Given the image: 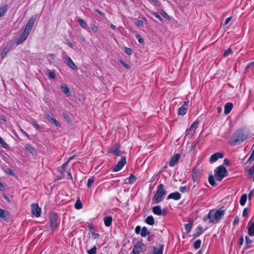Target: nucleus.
<instances>
[{
  "mask_svg": "<svg viewBox=\"0 0 254 254\" xmlns=\"http://www.w3.org/2000/svg\"><path fill=\"white\" fill-rule=\"evenodd\" d=\"M37 16L36 15H33L29 20L27 24L26 25L25 28L22 33L21 35L19 37V38L17 40L16 42V44L19 45L25 41L29 35L30 34L32 27L33 26L34 23L36 19Z\"/></svg>",
  "mask_w": 254,
  "mask_h": 254,
  "instance_id": "nucleus-1",
  "label": "nucleus"
},
{
  "mask_svg": "<svg viewBox=\"0 0 254 254\" xmlns=\"http://www.w3.org/2000/svg\"><path fill=\"white\" fill-rule=\"evenodd\" d=\"M224 214V210L221 209L215 211L211 210L209 213L204 217V221L209 220V223H217L218 221L222 218Z\"/></svg>",
  "mask_w": 254,
  "mask_h": 254,
  "instance_id": "nucleus-2",
  "label": "nucleus"
},
{
  "mask_svg": "<svg viewBox=\"0 0 254 254\" xmlns=\"http://www.w3.org/2000/svg\"><path fill=\"white\" fill-rule=\"evenodd\" d=\"M248 135L247 132L243 130H238L231 136L230 144L231 145L240 144L246 140Z\"/></svg>",
  "mask_w": 254,
  "mask_h": 254,
  "instance_id": "nucleus-3",
  "label": "nucleus"
},
{
  "mask_svg": "<svg viewBox=\"0 0 254 254\" xmlns=\"http://www.w3.org/2000/svg\"><path fill=\"white\" fill-rule=\"evenodd\" d=\"M165 187L163 184H160L157 187L156 193L154 195L152 201L154 203L157 204L163 200V196L166 194Z\"/></svg>",
  "mask_w": 254,
  "mask_h": 254,
  "instance_id": "nucleus-4",
  "label": "nucleus"
},
{
  "mask_svg": "<svg viewBox=\"0 0 254 254\" xmlns=\"http://www.w3.org/2000/svg\"><path fill=\"white\" fill-rule=\"evenodd\" d=\"M215 176L216 180L221 181L227 175V171L226 168L222 166H219L214 170Z\"/></svg>",
  "mask_w": 254,
  "mask_h": 254,
  "instance_id": "nucleus-5",
  "label": "nucleus"
},
{
  "mask_svg": "<svg viewBox=\"0 0 254 254\" xmlns=\"http://www.w3.org/2000/svg\"><path fill=\"white\" fill-rule=\"evenodd\" d=\"M58 215L56 213H51L50 216V224L53 229L56 228L58 226L57 220Z\"/></svg>",
  "mask_w": 254,
  "mask_h": 254,
  "instance_id": "nucleus-6",
  "label": "nucleus"
},
{
  "mask_svg": "<svg viewBox=\"0 0 254 254\" xmlns=\"http://www.w3.org/2000/svg\"><path fill=\"white\" fill-rule=\"evenodd\" d=\"M164 247V245L161 244L156 247L154 246L152 248V251L150 252L149 254H163Z\"/></svg>",
  "mask_w": 254,
  "mask_h": 254,
  "instance_id": "nucleus-7",
  "label": "nucleus"
},
{
  "mask_svg": "<svg viewBox=\"0 0 254 254\" xmlns=\"http://www.w3.org/2000/svg\"><path fill=\"white\" fill-rule=\"evenodd\" d=\"M145 245L141 242H137L133 247L132 254H139L143 250Z\"/></svg>",
  "mask_w": 254,
  "mask_h": 254,
  "instance_id": "nucleus-8",
  "label": "nucleus"
},
{
  "mask_svg": "<svg viewBox=\"0 0 254 254\" xmlns=\"http://www.w3.org/2000/svg\"><path fill=\"white\" fill-rule=\"evenodd\" d=\"M31 209L32 214L36 217H39L41 215V209L36 203H33L31 205Z\"/></svg>",
  "mask_w": 254,
  "mask_h": 254,
  "instance_id": "nucleus-9",
  "label": "nucleus"
},
{
  "mask_svg": "<svg viewBox=\"0 0 254 254\" xmlns=\"http://www.w3.org/2000/svg\"><path fill=\"white\" fill-rule=\"evenodd\" d=\"M152 212L154 214L157 215H165L166 214V211L165 209L162 210L161 207L159 205L155 206L152 207Z\"/></svg>",
  "mask_w": 254,
  "mask_h": 254,
  "instance_id": "nucleus-10",
  "label": "nucleus"
},
{
  "mask_svg": "<svg viewBox=\"0 0 254 254\" xmlns=\"http://www.w3.org/2000/svg\"><path fill=\"white\" fill-rule=\"evenodd\" d=\"M126 163V158L123 157L118 162V164L113 168V171L118 172L121 170Z\"/></svg>",
  "mask_w": 254,
  "mask_h": 254,
  "instance_id": "nucleus-11",
  "label": "nucleus"
},
{
  "mask_svg": "<svg viewBox=\"0 0 254 254\" xmlns=\"http://www.w3.org/2000/svg\"><path fill=\"white\" fill-rule=\"evenodd\" d=\"M223 157V154L220 152H216L213 154L210 158V162L212 163L216 162L218 159L222 158Z\"/></svg>",
  "mask_w": 254,
  "mask_h": 254,
  "instance_id": "nucleus-12",
  "label": "nucleus"
},
{
  "mask_svg": "<svg viewBox=\"0 0 254 254\" xmlns=\"http://www.w3.org/2000/svg\"><path fill=\"white\" fill-rule=\"evenodd\" d=\"M46 119L49 122L54 123L57 127H60L61 124L56 119L53 114L51 115H47L46 116Z\"/></svg>",
  "mask_w": 254,
  "mask_h": 254,
  "instance_id": "nucleus-13",
  "label": "nucleus"
},
{
  "mask_svg": "<svg viewBox=\"0 0 254 254\" xmlns=\"http://www.w3.org/2000/svg\"><path fill=\"white\" fill-rule=\"evenodd\" d=\"M65 64L69 66L70 67L74 69H77V68L74 63L73 62L71 58L68 56L65 57Z\"/></svg>",
  "mask_w": 254,
  "mask_h": 254,
  "instance_id": "nucleus-14",
  "label": "nucleus"
},
{
  "mask_svg": "<svg viewBox=\"0 0 254 254\" xmlns=\"http://www.w3.org/2000/svg\"><path fill=\"white\" fill-rule=\"evenodd\" d=\"M179 158L180 155L179 154H177L174 156L172 157L169 162V166L170 167L174 166L178 162Z\"/></svg>",
  "mask_w": 254,
  "mask_h": 254,
  "instance_id": "nucleus-15",
  "label": "nucleus"
},
{
  "mask_svg": "<svg viewBox=\"0 0 254 254\" xmlns=\"http://www.w3.org/2000/svg\"><path fill=\"white\" fill-rule=\"evenodd\" d=\"M10 50V46L8 45H6L3 47L2 52L1 53V57L3 59L6 57L7 54Z\"/></svg>",
  "mask_w": 254,
  "mask_h": 254,
  "instance_id": "nucleus-16",
  "label": "nucleus"
},
{
  "mask_svg": "<svg viewBox=\"0 0 254 254\" xmlns=\"http://www.w3.org/2000/svg\"><path fill=\"white\" fill-rule=\"evenodd\" d=\"M181 195L178 192H175L170 193L167 196V199H173L176 200H178L181 198Z\"/></svg>",
  "mask_w": 254,
  "mask_h": 254,
  "instance_id": "nucleus-17",
  "label": "nucleus"
},
{
  "mask_svg": "<svg viewBox=\"0 0 254 254\" xmlns=\"http://www.w3.org/2000/svg\"><path fill=\"white\" fill-rule=\"evenodd\" d=\"M199 124V122L198 121L194 122L190 128L187 129V131L189 132H191V134H193L195 132V130L198 127V125Z\"/></svg>",
  "mask_w": 254,
  "mask_h": 254,
  "instance_id": "nucleus-18",
  "label": "nucleus"
},
{
  "mask_svg": "<svg viewBox=\"0 0 254 254\" xmlns=\"http://www.w3.org/2000/svg\"><path fill=\"white\" fill-rule=\"evenodd\" d=\"M248 233L250 236H254V222H249L248 229Z\"/></svg>",
  "mask_w": 254,
  "mask_h": 254,
  "instance_id": "nucleus-19",
  "label": "nucleus"
},
{
  "mask_svg": "<svg viewBox=\"0 0 254 254\" xmlns=\"http://www.w3.org/2000/svg\"><path fill=\"white\" fill-rule=\"evenodd\" d=\"M233 107V105L232 103L228 102L226 104L224 107V114L227 115L230 113Z\"/></svg>",
  "mask_w": 254,
  "mask_h": 254,
  "instance_id": "nucleus-20",
  "label": "nucleus"
},
{
  "mask_svg": "<svg viewBox=\"0 0 254 254\" xmlns=\"http://www.w3.org/2000/svg\"><path fill=\"white\" fill-rule=\"evenodd\" d=\"M103 220L105 225L106 227H110L112 225L113 218L111 216H106Z\"/></svg>",
  "mask_w": 254,
  "mask_h": 254,
  "instance_id": "nucleus-21",
  "label": "nucleus"
},
{
  "mask_svg": "<svg viewBox=\"0 0 254 254\" xmlns=\"http://www.w3.org/2000/svg\"><path fill=\"white\" fill-rule=\"evenodd\" d=\"M62 91L67 96H70L71 92L69 88H68L66 84H63L61 86Z\"/></svg>",
  "mask_w": 254,
  "mask_h": 254,
  "instance_id": "nucleus-22",
  "label": "nucleus"
},
{
  "mask_svg": "<svg viewBox=\"0 0 254 254\" xmlns=\"http://www.w3.org/2000/svg\"><path fill=\"white\" fill-rule=\"evenodd\" d=\"M203 230L202 228L200 226H198L195 230V233L193 234V237L194 238H197L201 235L203 233Z\"/></svg>",
  "mask_w": 254,
  "mask_h": 254,
  "instance_id": "nucleus-23",
  "label": "nucleus"
},
{
  "mask_svg": "<svg viewBox=\"0 0 254 254\" xmlns=\"http://www.w3.org/2000/svg\"><path fill=\"white\" fill-rule=\"evenodd\" d=\"M187 111L188 108L187 107L182 106L179 108L178 114L179 116H184L187 113Z\"/></svg>",
  "mask_w": 254,
  "mask_h": 254,
  "instance_id": "nucleus-24",
  "label": "nucleus"
},
{
  "mask_svg": "<svg viewBox=\"0 0 254 254\" xmlns=\"http://www.w3.org/2000/svg\"><path fill=\"white\" fill-rule=\"evenodd\" d=\"M150 234V232L148 230L147 228L146 227H143L142 228L141 232H140V235L142 237H145L147 235H149Z\"/></svg>",
  "mask_w": 254,
  "mask_h": 254,
  "instance_id": "nucleus-25",
  "label": "nucleus"
},
{
  "mask_svg": "<svg viewBox=\"0 0 254 254\" xmlns=\"http://www.w3.org/2000/svg\"><path fill=\"white\" fill-rule=\"evenodd\" d=\"M247 177L249 178H251L252 177H253V181L254 182V164L252 166V168L249 169L248 170V176Z\"/></svg>",
  "mask_w": 254,
  "mask_h": 254,
  "instance_id": "nucleus-26",
  "label": "nucleus"
},
{
  "mask_svg": "<svg viewBox=\"0 0 254 254\" xmlns=\"http://www.w3.org/2000/svg\"><path fill=\"white\" fill-rule=\"evenodd\" d=\"M145 221L147 224L150 225H153L154 224V219L152 215L148 216Z\"/></svg>",
  "mask_w": 254,
  "mask_h": 254,
  "instance_id": "nucleus-27",
  "label": "nucleus"
},
{
  "mask_svg": "<svg viewBox=\"0 0 254 254\" xmlns=\"http://www.w3.org/2000/svg\"><path fill=\"white\" fill-rule=\"evenodd\" d=\"M7 5L5 4L2 6L0 7V17H2L7 10Z\"/></svg>",
  "mask_w": 254,
  "mask_h": 254,
  "instance_id": "nucleus-28",
  "label": "nucleus"
},
{
  "mask_svg": "<svg viewBox=\"0 0 254 254\" xmlns=\"http://www.w3.org/2000/svg\"><path fill=\"white\" fill-rule=\"evenodd\" d=\"M25 148L29 153L31 154H34L35 153V149L31 145L29 144H26L25 145Z\"/></svg>",
  "mask_w": 254,
  "mask_h": 254,
  "instance_id": "nucleus-29",
  "label": "nucleus"
},
{
  "mask_svg": "<svg viewBox=\"0 0 254 254\" xmlns=\"http://www.w3.org/2000/svg\"><path fill=\"white\" fill-rule=\"evenodd\" d=\"M46 74L48 76V77L50 79H55L56 78V74L54 72L48 70Z\"/></svg>",
  "mask_w": 254,
  "mask_h": 254,
  "instance_id": "nucleus-30",
  "label": "nucleus"
},
{
  "mask_svg": "<svg viewBox=\"0 0 254 254\" xmlns=\"http://www.w3.org/2000/svg\"><path fill=\"white\" fill-rule=\"evenodd\" d=\"M78 22L79 23L81 27L83 28L86 29L88 27L87 23L81 18L78 19Z\"/></svg>",
  "mask_w": 254,
  "mask_h": 254,
  "instance_id": "nucleus-31",
  "label": "nucleus"
},
{
  "mask_svg": "<svg viewBox=\"0 0 254 254\" xmlns=\"http://www.w3.org/2000/svg\"><path fill=\"white\" fill-rule=\"evenodd\" d=\"M247 196L246 194H243L240 198V203L241 205L244 206L246 202Z\"/></svg>",
  "mask_w": 254,
  "mask_h": 254,
  "instance_id": "nucleus-32",
  "label": "nucleus"
},
{
  "mask_svg": "<svg viewBox=\"0 0 254 254\" xmlns=\"http://www.w3.org/2000/svg\"><path fill=\"white\" fill-rule=\"evenodd\" d=\"M127 180H128V182L127 183L132 184L135 182L136 178L133 174H131L129 178Z\"/></svg>",
  "mask_w": 254,
  "mask_h": 254,
  "instance_id": "nucleus-33",
  "label": "nucleus"
},
{
  "mask_svg": "<svg viewBox=\"0 0 254 254\" xmlns=\"http://www.w3.org/2000/svg\"><path fill=\"white\" fill-rule=\"evenodd\" d=\"M8 212L2 209H0V218L7 219Z\"/></svg>",
  "mask_w": 254,
  "mask_h": 254,
  "instance_id": "nucleus-34",
  "label": "nucleus"
},
{
  "mask_svg": "<svg viewBox=\"0 0 254 254\" xmlns=\"http://www.w3.org/2000/svg\"><path fill=\"white\" fill-rule=\"evenodd\" d=\"M95 180V177L94 176H92V177L89 178V179L88 180L87 187L88 188H90L93 184Z\"/></svg>",
  "mask_w": 254,
  "mask_h": 254,
  "instance_id": "nucleus-35",
  "label": "nucleus"
},
{
  "mask_svg": "<svg viewBox=\"0 0 254 254\" xmlns=\"http://www.w3.org/2000/svg\"><path fill=\"white\" fill-rule=\"evenodd\" d=\"M185 230L187 231V233H189L190 232L192 228V223H188L185 225Z\"/></svg>",
  "mask_w": 254,
  "mask_h": 254,
  "instance_id": "nucleus-36",
  "label": "nucleus"
},
{
  "mask_svg": "<svg viewBox=\"0 0 254 254\" xmlns=\"http://www.w3.org/2000/svg\"><path fill=\"white\" fill-rule=\"evenodd\" d=\"M208 181L209 184L212 186H215L216 183L215 181L214 177L212 176H209L208 178Z\"/></svg>",
  "mask_w": 254,
  "mask_h": 254,
  "instance_id": "nucleus-37",
  "label": "nucleus"
},
{
  "mask_svg": "<svg viewBox=\"0 0 254 254\" xmlns=\"http://www.w3.org/2000/svg\"><path fill=\"white\" fill-rule=\"evenodd\" d=\"M245 240L247 248L251 247L252 246V241L248 236L245 237Z\"/></svg>",
  "mask_w": 254,
  "mask_h": 254,
  "instance_id": "nucleus-38",
  "label": "nucleus"
},
{
  "mask_svg": "<svg viewBox=\"0 0 254 254\" xmlns=\"http://www.w3.org/2000/svg\"><path fill=\"white\" fill-rule=\"evenodd\" d=\"M201 241L200 240H197L193 244V247L195 249H198L200 247Z\"/></svg>",
  "mask_w": 254,
  "mask_h": 254,
  "instance_id": "nucleus-39",
  "label": "nucleus"
},
{
  "mask_svg": "<svg viewBox=\"0 0 254 254\" xmlns=\"http://www.w3.org/2000/svg\"><path fill=\"white\" fill-rule=\"evenodd\" d=\"M82 207V204L80 199H77L75 204V208L77 209H81Z\"/></svg>",
  "mask_w": 254,
  "mask_h": 254,
  "instance_id": "nucleus-40",
  "label": "nucleus"
},
{
  "mask_svg": "<svg viewBox=\"0 0 254 254\" xmlns=\"http://www.w3.org/2000/svg\"><path fill=\"white\" fill-rule=\"evenodd\" d=\"M0 144L4 148H7L8 147V144L2 139L0 136Z\"/></svg>",
  "mask_w": 254,
  "mask_h": 254,
  "instance_id": "nucleus-41",
  "label": "nucleus"
},
{
  "mask_svg": "<svg viewBox=\"0 0 254 254\" xmlns=\"http://www.w3.org/2000/svg\"><path fill=\"white\" fill-rule=\"evenodd\" d=\"M97 248L96 246H94L92 249L87 251L88 254H96Z\"/></svg>",
  "mask_w": 254,
  "mask_h": 254,
  "instance_id": "nucleus-42",
  "label": "nucleus"
},
{
  "mask_svg": "<svg viewBox=\"0 0 254 254\" xmlns=\"http://www.w3.org/2000/svg\"><path fill=\"white\" fill-rule=\"evenodd\" d=\"M93 228L91 229V232L92 234V237L93 239H96L99 237V234L98 233H95L94 231L92 230Z\"/></svg>",
  "mask_w": 254,
  "mask_h": 254,
  "instance_id": "nucleus-43",
  "label": "nucleus"
},
{
  "mask_svg": "<svg viewBox=\"0 0 254 254\" xmlns=\"http://www.w3.org/2000/svg\"><path fill=\"white\" fill-rule=\"evenodd\" d=\"M232 51L231 48H228L227 50H226L223 54L224 57H226L228 56H229L230 54H232Z\"/></svg>",
  "mask_w": 254,
  "mask_h": 254,
  "instance_id": "nucleus-44",
  "label": "nucleus"
},
{
  "mask_svg": "<svg viewBox=\"0 0 254 254\" xmlns=\"http://www.w3.org/2000/svg\"><path fill=\"white\" fill-rule=\"evenodd\" d=\"M254 160V150L252 152L249 158L248 159L247 162L251 163Z\"/></svg>",
  "mask_w": 254,
  "mask_h": 254,
  "instance_id": "nucleus-45",
  "label": "nucleus"
},
{
  "mask_svg": "<svg viewBox=\"0 0 254 254\" xmlns=\"http://www.w3.org/2000/svg\"><path fill=\"white\" fill-rule=\"evenodd\" d=\"M31 124L38 130H41V127L35 121H33Z\"/></svg>",
  "mask_w": 254,
  "mask_h": 254,
  "instance_id": "nucleus-46",
  "label": "nucleus"
},
{
  "mask_svg": "<svg viewBox=\"0 0 254 254\" xmlns=\"http://www.w3.org/2000/svg\"><path fill=\"white\" fill-rule=\"evenodd\" d=\"M91 28L94 33L97 32L98 31V27L94 24L91 25Z\"/></svg>",
  "mask_w": 254,
  "mask_h": 254,
  "instance_id": "nucleus-47",
  "label": "nucleus"
},
{
  "mask_svg": "<svg viewBox=\"0 0 254 254\" xmlns=\"http://www.w3.org/2000/svg\"><path fill=\"white\" fill-rule=\"evenodd\" d=\"M112 152L117 156H120L121 155V152L118 149L113 150Z\"/></svg>",
  "mask_w": 254,
  "mask_h": 254,
  "instance_id": "nucleus-48",
  "label": "nucleus"
},
{
  "mask_svg": "<svg viewBox=\"0 0 254 254\" xmlns=\"http://www.w3.org/2000/svg\"><path fill=\"white\" fill-rule=\"evenodd\" d=\"M125 52L128 55H130L132 54V50L131 49L128 48H125Z\"/></svg>",
  "mask_w": 254,
  "mask_h": 254,
  "instance_id": "nucleus-49",
  "label": "nucleus"
},
{
  "mask_svg": "<svg viewBox=\"0 0 254 254\" xmlns=\"http://www.w3.org/2000/svg\"><path fill=\"white\" fill-rule=\"evenodd\" d=\"M136 24L138 27H142L143 26V22L141 20H139L136 22Z\"/></svg>",
  "mask_w": 254,
  "mask_h": 254,
  "instance_id": "nucleus-50",
  "label": "nucleus"
},
{
  "mask_svg": "<svg viewBox=\"0 0 254 254\" xmlns=\"http://www.w3.org/2000/svg\"><path fill=\"white\" fill-rule=\"evenodd\" d=\"M243 242H244V238H243V237L242 236L240 237V238H239V241H238L239 245L240 246H241L243 245Z\"/></svg>",
  "mask_w": 254,
  "mask_h": 254,
  "instance_id": "nucleus-51",
  "label": "nucleus"
},
{
  "mask_svg": "<svg viewBox=\"0 0 254 254\" xmlns=\"http://www.w3.org/2000/svg\"><path fill=\"white\" fill-rule=\"evenodd\" d=\"M5 173L7 174H9V175H13V172H12V171L9 169V168H7L5 171Z\"/></svg>",
  "mask_w": 254,
  "mask_h": 254,
  "instance_id": "nucleus-52",
  "label": "nucleus"
},
{
  "mask_svg": "<svg viewBox=\"0 0 254 254\" xmlns=\"http://www.w3.org/2000/svg\"><path fill=\"white\" fill-rule=\"evenodd\" d=\"M141 230V229L139 226H137V227H136L135 229V232L136 234H139V233H140Z\"/></svg>",
  "mask_w": 254,
  "mask_h": 254,
  "instance_id": "nucleus-53",
  "label": "nucleus"
},
{
  "mask_svg": "<svg viewBox=\"0 0 254 254\" xmlns=\"http://www.w3.org/2000/svg\"><path fill=\"white\" fill-rule=\"evenodd\" d=\"M66 44L67 45H68L71 48H74V45L71 42L68 40H66Z\"/></svg>",
  "mask_w": 254,
  "mask_h": 254,
  "instance_id": "nucleus-54",
  "label": "nucleus"
},
{
  "mask_svg": "<svg viewBox=\"0 0 254 254\" xmlns=\"http://www.w3.org/2000/svg\"><path fill=\"white\" fill-rule=\"evenodd\" d=\"M180 190L182 192H185L186 191H188V190L186 188V187H180Z\"/></svg>",
  "mask_w": 254,
  "mask_h": 254,
  "instance_id": "nucleus-55",
  "label": "nucleus"
},
{
  "mask_svg": "<svg viewBox=\"0 0 254 254\" xmlns=\"http://www.w3.org/2000/svg\"><path fill=\"white\" fill-rule=\"evenodd\" d=\"M251 67H254V61L253 62L250 63L247 66V68H251Z\"/></svg>",
  "mask_w": 254,
  "mask_h": 254,
  "instance_id": "nucleus-56",
  "label": "nucleus"
},
{
  "mask_svg": "<svg viewBox=\"0 0 254 254\" xmlns=\"http://www.w3.org/2000/svg\"><path fill=\"white\" fill-rule=\"evenodd\" d=\"M248 214V210L247 208H245L243 212V216L245 217L247 216Z\"/></svg>",
  "mask_w": 254,
  "mask_h": 254,
  "instance_id": "nucleus-57",
  "label": "nucleus"
},
{
  "mask_svg": "<svg viewBox=\"0 0 254 254\" xmlns=\"http://www.w3.org/2000/svg\"><path fill=\"white\" fill-rule=\"evenodd\" d=\"M231 17H228L227 18L226 20H225V21L224 22V25H227V24H228L230 21H231Z\"/></svg>",
  "mask_w": 254,
  "mask_h": 254,
  "instance_id": "nucleus-58",
  "label": "nucleus"
},
{
  "mask_svg": "<svg viewBox=\"0 0 254 254\" xmlns=\"http://www.w3.org/2000/svg\"><path fill=\"white\" fill-rule=\"evenodd\" d=\"M189 104H190L189 101H186L184 102V103L183 106H184V107H188L189 106Z\"/></svg>",
  "mask_w": 254,
  "mask_h": 254,
  "instance_id": "nucleus-59",
  "label": "nucleus"
},
{
  "mask_svg": "<svg viewBox=\"0 0 254 254\" xmlns=\"http://www.w3.org/2000/svg\"><path fill=\"white\" fill-rule=\"evenodd\" d=\"M137 37L138 38L139 43H142L143 42V39L140 37V36L137 35Z\"/></svg>",
  "mask_w": 254,
  "mask_h": 254,
  "instance_id": "nucleus-60",
  "label": "nucleus"
},
{
  "mask_svg": "<svg viewBox=\"0 0 254 254\" xmlns=\"http://www.w3.org/2000/svg\"><path fill=\"white\" fill-rule=\"evenodd\" d=\"M68 163V162L67 161H66V163H65L64 164H63L62 166V168L64 170L65 168H66V167L67 166V164Z\"/></svg>",
  "mask_w": 254,
  "mask_h": 254,
  "instance_id": "nucleus-61",
  "label": "nucleus"
},
{
  "mask_svg": "<svg viewBox=\"0 0 254 254\" xmlns=\"http://www.w3.org/2000/svg\"><path fill=\"white\" fill-rule=\"evenodd\" d=\"M239 218H238V217H236V218L235 219L234 221V224H238V223H239Z\"/></svg>",
  "mask_w": 254,
  "mask_h": 254,
  "instance_id": "nucleus-62",
  "label": "nucleus"
},
{
  "mask_svg": "<svg viewBox=\"0 0 254 254\" xmlns=\"http://www.w3.org/2000/svg\"><path fill=\"white\" fill-rule=\"evenodd\" d=\"M4 189V185L1 182H0V190H2Z\"/></svg>",
  "mask_w": 254,
  "mask_h": 254,
  "instance_id": "nucleus-63",
  "label": "nucleus"
},
{
  "mask_svg": "<svg viewBox=\"0 0 254 254\" xmlns=\"http://www.w3.org/2000/svg\"><path fill=\"white\" fill-rule=\"evenodd\" d=\"M153 239V238H152V236H149L147 238V241H151Z\"/></svg>",
  "mask_w": 254,
  "mask_h": 254,
  "instance_id": "nucleus-64",
  "label": "nucleus"
}]
</instances>
